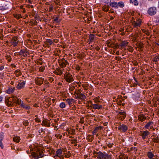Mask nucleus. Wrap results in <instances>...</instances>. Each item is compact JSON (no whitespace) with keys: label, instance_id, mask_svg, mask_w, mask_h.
Returning <instances> with one entry per match:
<instances>
[{"label":"nucleus","instance_id":"49","mask_svg":"<svg viewBox=\"0 0 159 159\" xmlns=\"http://www.w3.org/2000/svg\"><path fill=\"white\" fill-rule=\"evenodd\" d=\"M53 7L52 6L50 7L49 8V12L52 11L53 10Z\"/></svg>","mask_w":159,"mask_h":159},{"label":"nucleus","instance_id":"40","mask_svg":"<svg viewBox=\"0 0 159 159\" xmlns=\"http://www.w3.org/2000/svg\"><path fill=\"white\" fill-rule=\"evenodd\" d=\"M14 16L15 18H16L18 19H19L22 17L21 16L20 14H15Z\"/></svg>","mask_w":159,"mask_h":159},{"label":"nucleus","instance_id":"7","mask_svg":"<svg viewBox=\"0 0 159 159\" xmlns=\"http://www.w3.org/2000/svg\"><path fill=\"white\" fill-rule=\"evenodd\" d=\"M18 39V37L17 36L13 37L11 39V43L12 45H13L14 47L16 46L18 43L19 42L18 41H17Z\"/></svg>","mask_w":159,"mask_h":159},{"label":"nucleus","instance_id":"61","mask_svg":"<svg viewBox=\"0 0 159 159\" xmlns=\"http://www.w3.org/2000/svg\"><path fill=\"white\" fill-rule=\"evenodd\" d=\"M75 131V130L74 129H71V132H72V134H74Z\"/></svg>","mask_w":159,"mask_h":159},{"label":"nucleus","instance_id":"11","mask_svg":"<svg viewBox=\"0 0 159 159\" xmlns=\"http://www.w3.org/2000/svg\"><path fill=\"white\" fill-rule=\"evenodd\" d=\"M5 102L7 105L9 107H11L13 105L11 99L10 98H9V99L7 98L5 100Z\"/></svg>","mask_w":159,"mask_h":159},{"label":"nucleus","instance_id":"46","mask_svg":"<svg viewBox=\"0 0 159 159\" xmlns=\"http://www.w3.org/2000/svg\"><path fill=\"white\" fill-rule=\"evenodd\" d=\"M47 139L48 140V142H50L51 140L52 139V137L50 136H48L47 137Z\"/></svg>","mask_w":159,"mask_h":159},{"label":"nucleus","instance_id":"44","mask_svg":"<svg viewBox=\"0 0 159 159\" xmlns=\"http://www.w3.org/2000/svg\"><path fill=\"white\" fill-rule=\"evenodd\" d=\"M47 121L43 120L42 122V123L41 124V125H42L43 126H46L47 125Z\"/></svg>","mask_w":159,"mask_h":159},{"label":"nucleus","instance_id":"24","mask_svg":"<svg viewBox=\"0 0 159 159\" xmlns=\"http://www.w3.org/2000/svg\"><path fill=\"white\" fill-rule=\"evenodd\" d=\"M147 156L150 159H152L154 157V154L151 152H148L147 153Z\"/></svg>","mask_w":159,"mask_h":159},{"label":"nucleus","instance_id":"26","mask_svg":"<svg viewBox=\"0 0 159 159\" xmlns=\"http://www.w3.org/2000/svg\"><path fill=\"white\" fill-rule=\"evenodd\" d=\"M117 5L118 8L119 7L120 8H122L124 6V4L123 2H120L117 3Z\"/></svg>","mask_w":159,"mask_h":159},{"label":"nucleus","instance_id":"52","mask_svg":"<svg viewBox=\"0 0 159 159\" xmlns=\"http://www.w3.org/2000/svg\"><path fill=\"white\" fill-rule=\"evenodd\" d=\"M115 59L118 61H120L121 60V58L120 57H115Z\"/></svg>","mask_w":159,"mask_h":159},{"label":"nucleus","instance_id":"48","mask_svg":"<svg viewBox=\"0 0 159 159\" xmlns=\"http://www.w3.org/2000/svg\"><path fill=\"white\" fill-rule=\"evenodd\" d=\"M26 51L24 50H21L20 52V55H23Z\"/></svg>","mask_w":159,"mask_h":159},{"label":"nucleus","instance_id":"43","mask_svg":"<svg viewBox=\"0 0 159 159\" xmlns=\"http://www.w3.org/2000/svg\"><path fill=\"white\" fill-rule=\"evenodd\" d=\"M59 17H60V16H57V17H56V18H55V19H54L53 20L54 21L56 22L57 23H58L60 22V20H59V21L58 20Z\"/></svg>","mask_w":159,"mask_h":159},{"label":"nucleus","instance_id":"37","mask_svg":"<svg viewBox=\"0 0 159 159\" xmlns=\"http://www.w3.org/2000/svg\"><path fill=\"white\" fill-rule=\"evenodd\" d=\"M59 107L61 108H63L66 107V105L64 102H62L60 104Z\"/></svg>","mask_w":159,"mask_h":159},{"label":"nucleus","instance_id":"10","mask_svg":"<svg viewBox=\"0 0 159 159\" xmlns=\"http://www.w3.org/2000/svg\"><path fill=\"white\" fill-rule=\"evenodd\" d=\"M129 43V42L126 40L122 41L120 42V46L122 48H124L125 49L126 48V46H128Z\"/></svg>","mask_w":159,"mask_h":159},{"label":"nucleus","instance_id":"34","mask_svg":"<svg viewBox=\"0 0 159 159\" xmlns=\"http://www.w3.org/2000/svg\"><path fill=\"white\" fill-rule=\"evenodd\" d=\"M23 108H25L26 110H29L30 108V107L27 105H25V103L21 107Z\"/></svg>","mask_w":159,"mask_h":159},{"label":"nucleus","instance_id":"31","mask_svg":"<svg viewBox=\"0 0 159 159\" xmlns=\"http://www.w3.org/2000/svg\"><path fill=\"white\" fill-rule=\"evenodd\" d=\"M130 3L134 4L135 6H137L138 5V2L137 0H130Z\"/></svg>","mask_w":159,"mask_h":159},{"label":"nucleus","instance_id":"1","mask_svg":"<svg viewBox=\"0 0 159 159\" xmlns=\"http://www.w3.org/2000/svg\"><path fill=\"white\" fill-rule=\"evenodd\" d=\"M97 155V157L98 159H111V158L110 155H108L107 153H103L101 151L98 152H94Z\"/></svg>","mask_w":159,"mask_h":159},{"label":"nucleus","instance_id":"32","mask_svg":"<svg viewBox=\"0 0 159 159\" xmlns=\"http://www.w3.org/2000/svg\"><path fill=\"white\" fill-rule=\"evenodd\" d=\"M11 99L12 101H13L14 103H17L18 100L19 99H18L16 97H13L11 98Z\"/></svg>","mask_w":159,"mask_h":159},{"label":"nucleus","instance_id":"17","mask_svg":"<svg viewBox=\"0 0 159 159\" xmlns=\"http://www.w3.org/2000/svg\"><path fill=\"white\" fill-rule=\"evenodd\" d=\"M141 23V21L140 20H138L137 22H135V21H134V23H133L134 26L135 27L137 26H140Z\"/></svg>","mask_w":159,"mask_h":159},{"label":"nucleus","instance_id":"57","mask_svg":"<svg viewBox=\"0 0 159 159\" xmlns=\"http://www.w3.org/2000/svg\"><path fill=\"white\" fill-rule=\"evenodd\" d=\"M75 89V87L74 86L71 87L69 88V90L70 91H73Z\"/></svg>","mask_w":159,"mask_h":159},{"label":"nucleus","instance_id":"16","mask_svg":"<svg viewBox=\"0 0 159 159\" xmlns=\"http://www.w3.org/2000/svg\"><path fill=\"white\" fill-rule=\"evenodd\" d=\"M95 37V36L93 34H90L89 36V44H90V43L93 41L94 38Z\"/></svg>","mask_w":159,"mask_h":159},{"label":"nucleus","instance_id":"20","mask_svg":"<svg viewBox=\"0 0 159 159\" xmlns=\"http://www.w3.org/2000/svg\"><path fill=\"white\" fill-rule=\"evenodd\" d=\"M20 140V139L19 136H17L14 137L13 138V141L16 143H19Z\"/></svg>","mask_w":159,"mask_h":159},{"label":"nucleus","instance_id":"21","mask_svg":"<svg viewBox=\"0 0 159 159\" xmlns=\"http://www.w3.org/2000/svg\"><path fill=\"white\" fill-rule=\"evenodd\" d=\"M136 45L138 48H139L140 49L143 48V44L140 42H138Z\"/></svg>","mask_w":159,"mask_h":159},{"label":"nucleus","instance_id":"14","mask_svg":"<svg viewBox=\"0 0 159 159\" xmlns=\"http://www.w3.org/2000/svg\"><path fill=\"white\" fill-rule=\"evenodd\" d=\"M75 93L77 94V97H78L79 99L84 100V99L86 98L85 96L82 93H78L75 92Z\"/></svg>","mask_w":159,"mask_h":159},{"label":"nucleus","instance_id":"29","mask_svg":"<svg viewBox=\"0 0 159 159\" xmlns=\"http://www.w3.org/2000/svg\"><path fill=\"white\" fill-rule=\"evenodd\" d=\"M153 123L152 121H149L148 122L147 124L145 125V127L146 129H148L150 126L152 125Z\"/></svg>","mask_w":159,"mask_h":159},{"label":"nucleus","instance_id":"3","mask_svg":"<svg viewBox=\"0 0 159 159\" xmlns=\"http://www.w3.org/2000/svg\"><path fill=\"white\" fill-rule=\"evenodd\" d=\"M157 12V8L156 7H153L149 8L148 10V13L150 16L155 15Z\"/></svg>","mask_w":159,"mask_h":159},{"label":"nucleus","instance_id":"23","mask_svg":"<svg viewBox=\"0 0 159 159\" xmlns=\"http://www.w3.org/2000/svg\"><path fill=\"white\" fill-rule=\"evenodd\" d=\"M53 43V42L52 40L50 39H47L45 41V43L48 45H50Z\"/></svg>","mask_w":159,"mask_h":159},{"label":"nucleus","instance_id":"50","mask_svg":"<svg viewBox=\"0 0 159 159\" xmlns=\"http://www.w3.org/2000/svg\"><path fill=\"white\" fill-rule=\"evenodd\" d=\"M46 102H48L49 103L51 102V99L50 98H48L46 99Z\"/></svg>","mask_w":159,"mask_h":159},{"label":"nucleus","instance_id":"51","mask_svg":"<svg viewBox=\"0 0 159 159\" xmlns=\"http://www.w3.org/2000/svg\"><path fill=\"white\" fill-rule=\"evenodd\" d=\"M62 61L63 62L65 63L66 66L68 64L67 61V60H65L64 59H62Z\"/></svg>","mask_w":159,"mask_h":159},{"label":"nucleus","instance_id":"33","mask_svg":"<svg viewBox=\"0 0 159 159\" xmlns=\"http://www.w3.org/2000/svg\"><path fill=\"white\" fill-rule=\"evenodd\" d=\"M14 92L13 89L12 88H9L8 89L6 90V92L10 94Z\"/></svg>","mask_w":159,"mask_h":159},{"label":"nucleus","instance_id":"59","mask_svg":"<svg viewBox=\"0 0 159 159\" xmlns=\"http://www.w3.org/2000/svg\"><path fill=\"white\" fill-rule=\"evenodd\" d=\"M27 53L28 52H27L25 51V52L24 53V54L23 55L24 57H26L27 56Z\"/></svg>","mask_w":159,"mask_h":159},{"label":"nucleus","instance_id":"25","mask_svg":"<svg viewBox=\"0 0 159 159\" xmlns=\"http://www.w3.org/2000/svg\"><path fill=\"white\" fill-rule=\"evenodd\" d=\"M136 73L138 74V75H143V74L145 73V72L144 70H136Z\"/></svg>","mask_w":159,"mask_h":159},{"label":"nucleus","instance_id":"42","mask_svg":"<svg viewBox=\"0 0 159 159\" xmlns=\"http://www.w3.org/2000/svg\"><path fill=\"white\" fill-rule=\"evenodd\" d=\"M5 57L6 59H7L8 61L10 62L11 61V58L10 55H7V56H6Z\"/></svg>","mask_w":159,"mask_h":159},{"label":"nucleus","instance_id":"5","mask_svg":"<svg viewBox=\"0 0 159 159\" xmlns=\"http://www.w3.org/2000/svg\"><path fill=\"white\" fill-rule=\"evenodd\" d=\"M43 154L42 152L39 151H37L36 153H34L32 155L34 159H37L43 157Z\"/></svg>","mask_w":159,"mask_h":159},{"label":"nucleus","instance_id":"30","mask_svg":"<svg viewBox=\"0 0 159 159\" xmlns=\"http://www.w3.org/2000/svg\"><path fill=\"white\" fill-rule=\"evenodd\" d=\"M152 61L153 62H157L158 61H159V56L158 55L152 58Z\"/></svg>","mask_w":159,"mask_h":159},{"label":"nucleus","instance_id":"35","mask_svg":"<svg viewBox=\"0 0 159 159\" xmlns=\"http://www.w3.org/2000/svg\"><path fill=\"white\" fill-rule=\"evenodd\" d=\"M153 141L155 143H159V138L158 137V136L156 137H155L153 139Z\"/></svg>","mask_w":159,"mask_h":159},{"label":"nucleus","instance_id":"45","mask_svg":"<svg viewBox=\"0 0 159 159\" xmlns=\"http://www.w3.org/2000/svg\"><path fill=\"white\" fill-rule=\"evenodd\" d=\"M59 64H60V66L61 67L63 68V67H64L66 66V65L63 62H62V61H61V63L60 64V63L59 62Z\"/></svg>","mask_w":159,"mask_h":159},{"label":"nucleus","instance_id":"13","mask_svg":"<svg viewBox=\"0 0 159 159\" xmlns=\"http://www.w3.org/2000/svg\"><path fill=\"white\" fill-rule=\"evenodd\" d=\"M25 81H23L21 83H19L16 86V88L18 89H20L23 88L25 84Z\"/></svg>","mask_w":159,"mask_h":159},{"label":"nucleus","instance_id":"9","mask_svg":"<svg viewBox=\"0 0 159 159\" xmlns=\"http://www.w3.org/2000/svg\"><path fill=\"white\" fill-rule=\"evenodd\" d=\"M118 129L120 131L125 132L127 130L128 127L125 125L123 124L118 126Z\"/></svg>","mask_w":159,"mask_h":159},{"label":"nucleus","instance_id":"64","mask_svg":"<svg viewBox=\"0 0 159 159\" xmlns=\"http://www.w3.org/2000/svg\"><path fill=\"white\" fill-rule=\"evenodd\" d=\"M95 49L97 50V51H98L100 50V48L98 46H97L96 47Z\"/></svg>","mask_w":159,"mask_h":159},{"label":"nucleus","instance_id":"12","mask_svg":"<svg viewBox=\"0 0 159 159\" xmlns=\"http://www.w3.org/2000/svg\"><path fill=\"white\" fill-rule=\"evenodd\" d=\"M118 114L121 115L120 116H119V118L120 120H123L126 117V113L124 111L121 110L119 113Z\"/></svg>","mask_w":159,"mask_h":159},{"label":"nucleus","instance_id":"6","mask_svg":"<svg viewBox=\"0 0 159 159\" xmlns=\"http://www.w3.org/2000/svg\"><path fill=\"white\" fill-rule=\"evenodd\" d=\"M44 79L41 77H38L35 79L36 84L38 85H41L43 82Z\"/></svg>","mask_w":159,"mask_h":159},{"label":"nucleus","instance_id":"39","mask_svg":"<svg viewBox=\"0 0 159 159\" xmlns=\"http://www.w3.org/2000/svg\"><path fill=\"white\" fill-rule=\"evenodd\" d=\"M4 133L1 132L0 133V141H2L4 138Z\"/></svg>","mask_w":159,"mask_h":159},{"label":"nucleus","instance_id":"47","mask_svg":"<svg viewBox=\"0 0 159 159\" xmlns=\"http://www.w3.org/2000/svg\"><path fill=\"white\" fill-rule=\"evenodd\" d=\"M35 120L36 122H41V121L40 119L38 117L36 118L35 119Z\"/></svg>","mask_w":159,"mask_h":159},{"label":"nucleus","instance_id":"55","mask_svg":"<svg viewBox=\"0 0 159 159\" xmlns=\"http://www.w3.org/2000/svg\"><path fill=\"white\" fill-rule=\"evenodd\" d=\"M45 129V128H41V131L42 133H43V134H44L45 133V131L44 130Z\"/></svg>","mask_w":159,"mask_h":159},{"label":"nucleus","instance_id":"2","mask_svg":"<svg viewBox=\"0 0 159 159\" xmlns=\"http://www.w3.org/2000/svg\"><path fill=\"white\" fill-rule=\"evenodd\" d=\"M64 78L67 82L69 83H70L73 81L72 75L70 73L67 72L64 75Z\"/></svg>","mask_w":159,"mask_h":159},{"label":"nucleus","instance_id":"56","mask_svg":"<svg viewBox=\"0 0 159 159\" xmlns=\"http://www.w3.org/2000/svg\"><path fill=\"white\" fill-rule=\"evenodd\" d=\"M134 80L135 81V82H136V83H135L134 84V86H136L137 85V84H138V82L137 81V80H136L135 77H134Z\"/></svg>","mask_w":159,"mask_h":159},{"label":"nucleus","instance_id":"54","mask_svg":"<svg viewBox=\"0 0 159 159\" xmlns=\"http://www.w3.org/2000/svg\"><path fill=\"white\" fill-rule=\"evenodd\" d=\"M0 147L2 149H3L4 148V146L2 142V141H0Z\"/></svg>","mask_w":159,"mask_h":159},{"label":"nucleus","instance_id":"36","mask_svg":"<svg viewBox=\"0 0 159 159\" xmlns=\"http://www.w3.org/2000/svg\"><path fill=\"white\" fill-rule=\"evenodd\" d=\"M102 129V127L101 126H99L96 127L95 128V129L93 130V132H94L95 133H96L97 131L98 130H101Z\"/></svg>","mask_w":159,"mask_h":159},{"label":"nucleus","instance_id":"58","mask_svg":"<svg viewBox=\"0 0 159 159\" xmlns=\"http://www.w3.org/2000/svg\"><path fill=\"white\" fill-rule=\"evenodd\" d=\"M49 80L50 82H52L53 80V79L52 77H50L49 78Z\"/></svg>","mask_w":159,"mask_h":159},{"label":"nucleus","instance_id":"38","mask_svg":"<svg viewBox=\"0 0 159 159\" xmlns=\"http://www.w3.org/2000/svg\"><path fill=\"white\" fill-rule=\"evenodd\" d=\"M19 105H20V106L21 107L22 105L24 104V103H23L22 101L21 100H19V99L18 100V101L17 102V103Z\"/></svg>","mask_w":159,"mask_h":159},{"label":"nucleus","instance_id":"15","mask_svg":"<svg viewBox=\"0 0 159 159\" xmlns=\"http://www.w3.org/2000/svg\"><path fill=\"white\" fill-rule=\"evenodd\" d=\"M146 119L145 116L143 114H140L138 116V119L141 121L143 122Z\"/></svg>","mask_w":159,"mask_h":159},{"label":"nucleus","instance_id":"53","mask_svg":"<svg viewBox=\"0 0 159 159\" xmlns=\"http://www.w3.org/2000/svg\"><path fill=\"white\" fill-rule=\"evenodd\" d=\"M94 101L95 103L100 102V101L98 100V98L97 97L95 98V99H94Z\"/></svg>","mask_w":159,"mask_h":159},{"label":"nucleus","instance_id":"63","mask_svg":"<svg viewBox=\"0 0 159 159\" xmlns=\"http://www.w3.org/2000/svg\"><path fill=\"white\" fill-rule=\"evenodd\" d=\"M56 137H59V138L61 139V138L62 137V136L61 135H60L59 134L57 136H56Z\"/></svg>","mask_w":159,"mask_h":159},{"label":"nucleus","instance_id":"19","mask_svg":"<svg viewBox=\"0 0 159 159\" xmlns=\"http://www.w3.org/2000/svg\"><path fill=\"white\" fill-rule=\"evenodd\" d=\"M93 106V108L94 109H99L102 108V106L101 105H99L97 104H92Z\"/></svg>","mask_w":159,"mask_h":159},{"label":"nucleus","instance_id":"62","mask_svg":"<svg viewBox=\"0 0 159 159\" xmlns=\"http://www.w3.org/2000/svg\"><path fill=\"white\" fill-rule=\"evenodd\" d=\"M111 0H105V2L107 3H108L111 2Z\"/></svg>","mask_w":159,"mask_h":159},{"label":"nucleus","instance_id":"60","mask_svg":"<svg viewBox=\"0 0 159 159\" xmlns=\"http://www.w3.org/2000/svg\"><path fill=\"white\" fill-rule=\"evenodd\" d=\"M131 149L135 152H137V149L135 147H132L131 148Z\"/></svg>","mask_w":159,"mask_h":159},{"label":"nucleus","instance_id":"22","mask_svg":"<svg viewBox=\"0 0 159 159\" xmlns=\"http://www.w3.org/2000/svg\"><path fill=\"white\" fill-rule=\"evenodd\" d=\"M74 100L73 99L67 98L66 100V102L68 104L69 106H70L72 104V102H74Z\"/></svg>","mask_w":159,"mask_h":159},{"label":"nucleus","instance_id":"41","mask_svg":"<svg viewBox=\"0 0 159 159\" xmlns=\"http://www.w3.org/2000/svg\"><path fill=\"white\" fill-rule=\"evenodd\" d=\"M29 122L28 120H25L23 122V124L25 126H26L28 125Z\"/></svg>","mask_w":159,"mask_h":159},{"label":"nucleus","instance_id":"8","mask_svg":"<svg viewBox=\"0 0 159 159\" xmlns=\"http://www.w3.org/2000/svg\"><path fill=\"white\" fill-rule=\"evenodd\" d=\"M150 133L148 131H141L140 132V135L142 136V139H145L147 138L149 134Z\"/></svg>","mask_w":159,"mask_h":159},{"label":"nucleus","instance_id":"18","mask_svg":"<svg viewBox=\"0 0 159 159\" xmlns=\"http://www.w3.org/2000/svg\"><path fill=\"white\" fill-rule=\"evenodd\" d=\"M110 6L112 7H114L115 8L117 9V3L116 2H111L109 4Z\"/></svg>","mask_w":159,"mask_h":159},{"label":"nucleus","instance_id":"28","mask_svg":"<svg viewBox=\"0 0 159 159\" xmlns=\"http://www.w3.org/2000/svg\"><path fill=\"white\" fill-rule=\"evenodd\" d=\"M127 46H128V47L127 48H125V50H126L127 49L130 52H133V51L134 50L133 48L132 47H131L130 46H129L128 45Z\"/></svg>","mask_w":159,"mask_h":159},{"label":"nucleus","instance_id":"4","mask_svg":"<svg viewBox=\"0 0 159 159\" xmlns=\"http://www.w3.org/2000/svg\"><path fill=\"white\" fill-rule=\"evenodd\" d=\"M62 153V150L61 148L59 149L56 151V155L54 156V157L56 159H57V157H59L61 159H63L64 158V157L63 156L61 155Z\"/></svg>","mask_w":159,"mask_h":159},{"label":"nucleus","instance_id":"27","mask_svg":"<svg viewBox=\"0 0 159 159\" xmlns=\"http://www.w3.org/2000/svg\"><path fill=\"white\" fill-rule=\"evenodd\" d=\"M54 73L55 74L61 75L62 74V70H54Z\"/></svg>","mask_w":159,"mask_h":159}]
</instances>
